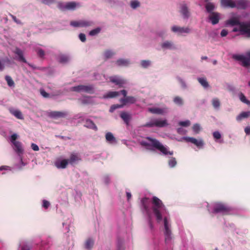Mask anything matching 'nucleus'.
<instances>
[{
	"instance_id": "obj_44",
	"label": "nucleus",
	"mask_w": 250,
	"mask_h": 250,
	"mask_svg": "<svg viewBox=\"0 0 250 250\" xmlns=\"http://www.w3.org/2000/svg\"><path fill=\"white\" fill-rule=\"evenodd\" d=\"M177 164V162L175 158L172 157L168 161V165L170 167H174Z\"/></svg>"
},
{
	"instance_id": "obj_48",
	"label": "nucleus",
	"mask_w": 250,
	"mask_h": 250,
	"mask_svg": "<svg viewBox=\"0 0 250 250\" xmlns=\"http://www.w3.org/2000/svg\"><path fill=\"white\" fill-rule=\"evenodd\" d=\"M193 130L196 133H198L200 130V126L199 124H196L193 125Z\"/></svg>"
},
{
	"instance_id": "obj_7",
	"label": "nucleus",
	"mask_w": 250,
	"mask_h": 250,
	"mask_svg": "<svg viewBox=\"0 0 250 250\" xmlns=\"http://www.w3.org/2000/svg\"><path fill=\"white\" fill-rule=\"evenodd\" d=\"M18 135L17 134L15 133L11 136V141L14 145V149L19 155H20L23 153V149L21 143L16 141Z\"/></svg>"
},
{
	"instance_id": "obj_33",
	"label": "nucleus",
	"mask_w": 250,
	"mask_h": 250,
	"mask_svg": "<svg viewBox=\"0 0 250 250\" xmlns=\"http://www.w3.org/2000/svg\"><path fill=\"white\" fill-rule=\"evenodd\" d=\"M77 3L74 1L69 2L66 3L64 8L67 10H74L76 7Z\"/></svg>"
},
{
	"instance_id": "obj_4",
	"label": "nucleus",
	"mask_w": 250,
	"mask_h": 250,
	"mask_svg": "<svg viewBox=\"0 0 250 250\" xmlns=\"http://www.w3.org/2000/svg\"><path fill=\"white\" fill-rule=\"evenodd\" d=\"M232 57L236 61H241L243 66L247 68L250 67V51L246 53V56L234 54Z\"/></svg>"
},
{
	"instance_id": "obj_56",
	"label": "nucleus",
	"mask_w": 250,
	"mask_h": 250,
	"mask_svg": "<svg viewBox=\"0 0 250 250\" xmlns=\"http://www.w3.org/2000/svg\"><path fill=\"white\" fill-rule=\"evenodd\" d=\"M41 94L44 98H48L49 94L44 90H41Z\"/></svg>"
},
{
	"instance_id": "obj_38",
	"label": "nucleus",
	"mask_w": 250,
	"mask_h": 250,
	"mask_svg": "<svg viewBox=\"0 0 250 250\" xmlns=\"http://www.w3.org/2000/svg\"><path fill=\"white\" fill-rule=\"evenodd\" d=\"M205 7L207 12L210 14L213 12L212 11L214 10L215 6L212 3L208 2L206 4Z\"/></svg>"
},
{
	"instance_id": "obj_46",
	"label": "nucleus",
	"mask_w": 250,
	"mask_h": 250,
	"mask_svg": "<svg viewBox=\"0 0 250 250\" xmlns=\"http://www.w3.org/2000/svg\"><path fill=\"white\" fill-rule=\"evenodd\" d=\"M124 105H123V104H113L111 106L109 109V111L112 112L117 108L123 107Z\"/></svg>"
},
{
	"instance_id": "obj_2",
	"label": "nucleus",
	"mask_w": 250,
	"mask_h": 250,
	"mask_svg": "<svg viewBox=\"0 0 250 250\" xmlns=\"http://www.w3.org/2000/svg\"><path fill=\"white\" fill-rule=\"evenodd\" d=\"M152 210L156 217V221L160 223L163 219L162 211L165 210V206L162 201L156 196L152 198Z\"/></svg>"
},
{
	"instance_id": "obj_43",
	"label": "nucleus",
	"mask_w": 250,
	"mask_h": 250,
	"mask_svg": "<svg viewBox=\"0 0 250 250\" xmlns=\"http://www.w3.org/2000/svg\"><path fill=\"white\" fill-rule=\"evenodd\" d=\"M101 31V28H99V27H98V28H96L94 29H93L92 30H91L90 32H89V35L90 36H95V35H97L98 33H99Z\"/></svg>"
},
{
	"instance_id": "obj_37",
	"label": "nucleus",
	"mask_w": 250,
	"mask_h": 250,
	"mask_svg": "<svg viewBox=\"0 0 250 250\" xmlns=\"http://www.w3.org/2000/svg\"><path fill=\"white\" fill-rule=\"evenodd\" d=\"M5 80L9 86L13 87L15 86V83L11 76L8 75L5 76Z\"/></svg>"
},
{
	"instance_id": "obj_21",
	"label": "nucleus",
	"mask_w": 250,
	"mask_h": 250,
	"mask_svg": "<svg viewBox=\"0 0 250 250\" xmlns=\"http://www.w3.org/2000/svg\"><path fill=\"white\" fill-rule=\"evenodd\" d=\"M68 162L71 165L74 164L76 162L81 160L80 157L75 153H72L70 156L69 159L68 160Z\"/></svg>"
},
{
	"instance_id": "obj_19",
	"label": "nucleus",
	"mask_w": 250,
	"mask_h": 250,
	"mask_svg": "<svg viewBox=\"0 0 250 250\" xmlns=\"http://www.w3.org/2000/svg\"><path fill=\"white\" fill-rule=\"evenodd\" d=\"M68 160L67 159H63L61 161H57L55 163V166L58 168L64 169L67 167L68 164Z\"/></svg>"
},
{
	"instance_id": "obj_34",
	"label": "nucleus",
	"mask_w": 250,
	"mask_h": 250,
	"mask_svg": "<svg viewBox=\"0 0 250 250\" xmlns=\"http://www.w3.org/2000/svg\"><path fill=\"white\" fill-rule=\"evenodd\" d=\"M242 22H240L238 20L232 18L227 21V24L229 25H230L231 26L238 25L241 23Z\"/></svg>"
},
{
	"instance_id": "obj_41",
	"label": "nucleus",
	"mask_w": 250,
	"mask_h": 250,
	"mask_svg": "<svg viewBox=\"0 0 250 250\" xmlns=\"http://www.w3.org/2000/svg\"><path fill=\"white\" fill-rule=\"evenodd\" d=\"M239 98L241 101L243 103H245L247 104H250V101H249L246 99L245 96L242 93H240L239 94Z\"/></svg>"
},
{
	"instance_id": "obj_18",
	"label": "nucleus",
	"mask_w": 250,
	"mask_h": 250,
	"mask_svg": "<svg viewBox=\"0 0 250 250\" xmlns=\"http://www.w3.org/2000/svg\"><path fill=\"white\" fill-rule=\"evenodd\" d=\"M236 7L238 9H245L248 4V0H238L236 2Z\"/></svg>"
},
{
	"instance_id": "obj_14",
	"label": "nucleus",
	"mask_w": 250,
	"mask_h": 250,
	"mask_svg": "<svg viewBox=\"0 0 250 250\" xmlns=\"http://www.w3.org/2000/svg\"><path fill=\"white\" fill-rule=\"evenodd\" d=\"M180 13L184 19H188L190 17V12L187 5L183 3L181 4Z\"/></svg>"
},
{
	"instance_id": "obj_24",
	"label": "nucleus",
	"mask_w": 250,
	"mask_h": 250,
	"mask_svg": "<svg viewBox=\"0 0 250 250\" xmlns=\"http://www.w3.org/2000/svg\"><path fill=\"white\" fill-rule=\"evenodd\" d=\"M84 126L87 128H91L96 131L98 128L94 123L90 119H87L85 121Z\"/></svg>"
},
{
	"instance_id": "obj_8",
	"label": "nucleus",
	"mask_w": 250,
	"mask_h": 250,
	"mask_svg": "<svg viewBox=\"0 0 250 250\" xmlns=\"http://www.w3.org/2000/svg\"><path fill=\"white\" fill-rule=\"evenodd\" d=\"M71 90L77 92H85L90 94L94 93V88L91 85H79L73 86L71 88Z\"/></svg>"
},
{
	"instance_id": "obj_49",
	"label": "nucleus",
	"mask_w": 250,
	"mask_h": 250,
	"mask_svg": "<svg viewBox=\"0 0 250 250\" xmlns=\"http://www.w3.org/2000/svg\"><path fill=\"white\" fill-rule=\"evenodd\" d=\"M179 124L181 126L187 127V126H188L190 125V123L189 121L187 120L186 121L180 122Z\"/></svg>"
},
{
	"instance_id": "obj_22",
	"label": "nucleus",
	"mask_w": 250,
	"mask_h": 250,
	"mask_svg": "<svg viewBox=\"0 0 250 250\" xmlns=\"http://www.w3.org/2000/svg\"><path fill=\"white\" fill-rule=\"evenodd\" d=\"M155 126L158 127H163L168 125L167 120H155Z\"/></svg>"
},
{
	"instance_id": "obj_61",
	"label": "nucleus",
	"mask_w": 250,
	"mask_h": 250,
	"mask_svg": "<svg viewBox=\"0 0 250 250\" xmlns=\"http://www.w3.org/2000/svg\"><path fill=\"white\" fill-rule=\"evenodd\" d=\"M31 147H32V149L34 151H38L39 150V146L37 145H36L34 143H32L31 144Z\"/></svg>"
},
{
	"instance_id": "obj_51",
	"label": "nucleus",
	"mask_w": 250,
	"mask_h": 250,
	"mask_svg": "<svg viewBox=\"0 0 250 250\" xmlns=\"http://www.w3.org/2000/svg\"><path fill=\"white\" fill-rule=\"evenodd\" d=\"M213 136L215 139H219L221 137V134L219 131H215L213 133Z\"/></svg>"
},
{
	"instance_id": "obj_62",
	"label": "nucleus",
	"mask_w": 250,
	"mask_h": 250,
	"mask_svg": "<svg viewBox=\"0 0 250 250\" xmlns=\"http://www.w3.org/2000/svg\"><path fill=\"white\" fill-rule=\"evenodd\" d=\"M228 32L226 29H223L221 32V36L225 37L228 35Z\"/></svg>"
},
{
	"instance_id": "obj_59",
	"label": "nucleus",
	"mask_w": 250,
	"mask_h": 250,
	"mask_svg": "<svg viewBox=\"0 0 250 250\" xmlns=\"http://www.w3.org/2000/svg\"><path fill=\"white\" fill-rule=\"evenodd\" d=\"M19 61H21V62H22L24 63H27V62H26V60H25V59L24 58V57H23V55L22 54L20 56H19Z\"/></svg>"
},
{
	"instance_id": "obj_5",
	"label": "nucleus",
	"mask_w": 250,
	"mask_h": 250,
	"mask_svg": "<svg viewBox=\"0 0 250 250\" xmlns=\"http://www.w3.org/2000/svg\"><path fill=\"white\" fill-rule=\"evenodd\" d=\"M148 200V198H143L141 200V203L144 211L148 217V224L149 228L150 229H152L153 228V225L151 220V212Z\"/></svg>"
},
{
	"instance_id": "obj_27",
	"label": "nucleus",
	"mask_w": 250,
	"mask_h": 250,
	"mask_svg": "<svg viewBox=\"0 0 250 250\" xmlns=\"http://www.w3.org/2000/svg\"><path fill=\"white\" fill-rule=\"evenodd\" d=\"M105 137L106 141L110 143H113L116 142L115 137L114 136L113 134L110 132H107L105 134Z\"/></svg>"
},
{
	"instance_id": "obj_32",
	"label": "nucleus",
	"mask_w": 250,
	"mask_h": 250,
	"mask_svg": "<svg viewBox=\"0 0 250 250\" xmlns=\"http://www.w3.org/2000/svg\"><path fill=\"white\" fill-rule=\"evenodd\" d=\"M115 54V53L110 50H106L104 53V55L105 60L112 58V57Z\"/></svg>"
},
{
	"instance_id": "obj_47",
	"label": "nucleus",
	"mask_w": 250,
	"mask_h": 250,
	"mask_svg": "<svg viewBox=\"0 0 250 250\" xmlns=\"http://www.w3.org/2000/svg\"><path fill=\"white\" fill-rule=\"evenodd\" d=\"M141 64L144 68H147L150 65V62L149 61L143 60L141 61Z\"/></svg>"
},
{
	"instance_id": "obj_58",
	"label": "nucleus",
	"mask_w": 250,
	"mask_h": 250,
	"mask_svg": "<svg viewBox=\"0 0 250 250\" xmlns=\"http://www.w3.org/2000/svg\"><path fill=\"white\" fill-rule=\"evenodd\" d=\"M54 1V0H41L42 3L49 5L52 3H53Z\"/></svg>"
},
{
	"instance_id": "obj_13",
	"label": "nucleus",
	"mask_w": 250,
	"mask_h": 250,
	"mask_svg": "<svg viewBox=\"0 0 250 250\" xmlns=\"http://www.w3.org/2000/svg\"><path fill=\"white\" fill-rule=\"evenodd\" d=\"M109 80L111 82L119 86V87H123V84L125 83V80L122 79L117 76H112L109 78Z\"/></svg>"
},
{
	"instance_id": "obj_54",
	"label": "nucleus",
	"mask_w": 250,
	"mask_h": 250,
	"mask_svg": "<svg viewBox=\"0 0 250 250\" xmlns=\"http://www.w3.org/2000/svg\"><path fill=\"white\" fill-rule=\"evenodd\" d=\"M79 39L82 42H84L85 41H86V37H85V34H83V33H80L79 35Z\"/></svg>"
},
{
	"instance_id": "obj_20",
	"label": "nucleus",
	"mask_w": 250,
	"mask_h": 250,
	"mask_svg": "<svg viewBox=\"0 0 250 250\" xmlns=\"http://www.w3.org/2000/svg\"><path fill=\"white\" fill-rule=\"evenodd\" d=\"M136 101L135 98L133 96H127L120 100V102L123 104V105H125L127 103L134 104Z\"/></svg>"
},
{
	"instance_id": "obj_3",
	"label": "nucleus",
	"mask_w": 250,
	"mask_h": 250,
	"mask_svg": "<svg viewBox=\"0 0 250 250\" xmlns=\"http://www.w3.org/2000/svg\"><path fill=\"white\" fill-rule=\"evenodd\" d=\"M231 210V208L226 204L222 203H217L214 205L213 212L214 213H220L223 215H228L229 214Z\"/></svg>"
},
{
	"instance_id": "obj_45",
	"label": "nucleus",
	"mask_w": 250,
	"mask_h": 250,
	"mask_svg": "<svg viewBox=\"0 0 250 250\" xmlns=\"http://www.w3.org/2000/svg\"><path fill=\"white\" fill-rule=\"evenodd\" d=\"M130 5L133 9H135L140 6V2L137 0H133L131 1Z\"/></svg>"
},
{
	"instance_id": "obj_52",
	"label": "nucleus",
	"mask_w": 250,
	"mask_h": 250,
	"mask_svg": "<svg viewBox=\"0 0 250 250\" xmlns=\"http://www.w3.org/2000/svg\"><path fill=\"white\" fill-rule=\"evenodd\" d=\"M143 126L145 127H152L155 126V123L154 120L152 122L147 123L145 125H143Z\"/></svg>"
},
{
	"instance_id": "obj_11",
	"label": "nucleus",
	"mask_w": 250,
	"mask_h": 250,
	"mask_svg": "<svg viewBox=\"0 0 250 250\" xmlns=\"http://www.w3.org/2000/svg\"><path fill=\"white\" fill-rule=\"evenodd\" d=\"M171 30L174 33H178L179 34L183 33H189L190 29L188 27H180L178 26L174 25L172 27Z\"/></svg>"
},
{
	"instance_id": "obj_29",
	"label": "nucleus",
	"mask_w": 250,
	"mask_h": 250,
	"mask_svg": "<svg viewBox=\"0 0 250 250\" xmlns=\"http://www.w3.org/2000/svg\"><path fill=\"white\" fill-rule=\"evenodd\" d=\"M173 101L175 104L178 106H182L184 104L183 98L178 96H175L173 98Z\"/></svg>"
},
{
	"instance_id": "obj_23",
	"label": "nucleus",
	"mask_w": 250,
	"mask_h": 250,
	"mask_svg": "<svg viewBox=\"0 0 250 250\" xmlns=\"http://www.w3.org/2000/svg\"><path fill=\"white\" fill-rule=\"evenodd\" d=\"M10 113H11L13 115L16 117L17 118L19 119H23V117L21 112L19 110L10 109L9 110Z\"/></svg>"
},
{
	"instance_id": "obj_15",
	"label": "nucleus",
	"mask_w": 250,
	"mask_h": 250,
	"mask_svg": "<svg viewBox=\"0 0 250 250\" xmlns=\"http://www.w3.org/2000/svg\"><path fill=\"white\" fill-rule=\"evenodd\" d=\"M208 18L212 24L214 25L218 23L219 21V14L216 12H211Z\"/></svg>"
},
{
	"instance_id": "obj_12",
	"label": "nucleus",
	"mask_w": 250,
	"mask_h": 250,
	"mask_svg": "<svg viewBox=\"0 0 250 250\" xmlns=\"http://www.w3.org/2000/svg\"><path fill=\"white\" fill-rule=\"evenodd\" d=\"M148 111L153 114L164 115L167 112V107L161 108L158 107L148 108Z\"/></svg>"
},
{
	"instance_id": "obj_16",
	"label": "nucleus",
	"mask_w": 250,
	"mask_h": 250,
	"mask_svg": "<svg viewBox=\"0 0 250 250\" xmlns=\"http://www.w3.org/2000/svg\"><path fill=\"white\" fill-rule=\"evenodd\" d=\"M67 115V113L62 111H52L49 113V116L52 118H64Z\"/></svg>"
},
{
	"instance_id": "obj_36",
	"label": "nucleus",
	"mask_w": 250,
	"mask_h": 250,
	"mask_svg": "<svg viewBox=\"0 0 250 250\" xmlns=\"http://www.w3.org/2000/svg\"><path fill=\"white\" fill-rule=\"evenodd\" d=\"M198 81L199 83L204 87L207 88L209 86L208 82H207L206 78H198Z\"/></svg>"
},
{
	"instance_id": "obj_6",
	"label": "nucleus",
	"mask_w": 250,
	"mask_h": 250,
	"mask_svg": "<svg viewBox=\"0 0 250 250\" xmlns=\"http://www.w3.org/2000/svg\"><path fill=\"white\" fill-rule=\"evenodd\" d=\"M238 25V27H235L233 29V32L240 31L242 34L250 37V21L242 22Z\"/></svg>"
},
{
	"instance_id": "obj_53",
	"label": "nucleus",
	"mask_w": 250,
	"mask_h": 250,
	"mask_svg": "<svg viewBox=\"0 0 250 250\" xmlns=\"http://www.w3.org/2000/svg\"><path fill=\"white\" fill-rule=\"evenodd\" d=\"M82 103L83 104H88L91 103V99L90 97H88L86 99H84L82 100Z\"/></svg>"
},
{
	"instance_id": "obj_31",
	"label": "nucleus",
	"mask_w": 250,
	"mask_h": 250,
	"mask_svg": "<svg viewBox=\"0 0 250 250\" xmlns=\"http://www.w3.org/2000/svg\"><path fill=\"white\" fill-rule=\"evenodd\" d=\"M120 94L118 91H109L104 96V98H113L117 97Z\"/></svg>"
},
{
	"instance_id": "obj_30",
	"label": "nucleus",
	"mask_w": 250,
	"mask_h": 250,
	"mask_svg": "<svg viewBox=\"0 0 250 250\" xmlns=\"http://www.w3.org/2000/svg\"><path fill=\"white\" fill-rule=\"evenodd\" d=\"M120 117L126 125H128L130 116L128 113L125 112H122L120 114Z\"/></svg>"
},
{
	"instance_id": "obj_64",
	"label": "nucleus",
	"mask_w": 250,
	"mask_h": 250,
	"mask_svg": "<svg viewBox=\"0 0 250 250\" xmlns=\"http://www.w3.org/2000/svg\"><path fill=\"white\" fill-rule=\"evenodd\" d=\"M245 132L246 133V134H250V126H247L245 128Z\"/></svg>"
},
{
	"instance_id": "obj_57",
	"label": "nucleus",
	"mask_w": 250,
	"mask_h": 250,
	"mask_svg": "<svg viewBox=\"0 0 250 250\" xmlns=\"http://www.w3.org/2000/svg\"><path fill=\"white\" fill-rule=\"evenodd\" d=\"M49 206H50V203L48 201L45 200H44L43 201V204H42L43 207H44L45 208H47Z\"/></svg>"
},
{
	"instance_id": "obj_1",
	"label": "nucleus",
	"mask_w": 250,
	"mask_h": 250,
	"mask_svg": "<svg viewBox=\"0 0 250 250\" xmlns=\"http://www.w3.org/2000/svg\"><path fill=\"white\" fill-rule=\"evenodd\" d=\"M140 143L142 146L146 147L147 149L152 150L151 148L152 147L158 149L165 155H172L173 154V151H168L166 147L164 146L158 140L155 138L147 137L145 140L141 141Z\"/></svg>"
},
{
	"instance_id": "obj_9",
	"label": "nucleus",
	"mask_w": 250,
	"mask_h": 250,
	"mask_svg": "<svg viewBox=\"0 0 250 250\" xmlns=\"http://www.w3.org/2000/svg\"><path fill=\"white\" fill-rule=\"evenodd\" d=\"M164 234L165 236V241L167 242L171 239V231L170 229V224L169 223V221L167 217L164 218Z\"/></svg>"
},
{
	"instance_id": "obj_42",
	"label": "nucleus",
	"mask_w": 250,
	"mask_h": 250,
	"mask_svg": "<svg viewBox=\"0 0 250 250\" xmlns=\"http://www.w3.org/2000/svg\"><path fill=\"white\" fill-rule=\"evenodd\" d=\"M194 145H195L196 146H197L199 148H202L204 145V142L202 139L200 140H197L196 139L194 143Z\"/></svg>"
},
{
	"instance_id": "obj_17",
	"label": "nucleus",
	"mask_w": 250,
	"mask_h": 250,
	"mask_svg": "<svg viewBox=\"0 0 250 250\" xmlns=\"http://www.w3.org/2000/svg\"><path fill=\"white\" fill-rule=\"evenodd\" d=\"M221 3L222 5L225 7H236L235 2L232 0H221Z\"/></svg>"
},
{
	"instance_id": "obj_60",
	"label": "nucleus",
	"mask_w": 250,
	"mask_h": 250,
	"mask_svg": "<svg viewBox=\"0 0 250 250\" xmlns=\"http://www.w3.org/2000/svg\"><path fill=\"white\" fill-rule=\"evenodd\" d=\"M10 16L11 17V18H12V19L15 22H16L18 24L21 23V21L20 20H18L15 16H14L12 14H10Z\"/></svg>"
},
{
	"instance_id": "obj_50",
	"label": "nucleus",
	"mask_w": 250,
	"mask_h": 250,
	"mask_svg": "<svg viewBox=\"0 0 250 250\" xmlns=\"http://www.w3.org/2000/svg\"><path fill=\"white\" fill-rule=\"evenodd\" d=\"M37 53L38 55L41 57L42 58L44 56V51L42 49H39L37 51Z\"/></svg>"
},
{
	"instance_id": "obj_39",
	"label": "nucleus",
	"mask_w": 250,
	"mask_h": 250,
	"mask_svg": "<svg viewBox=\"0 0 250 250\" xmlns=\"http://www.w3.org/2000/svg\"><path fill=\"white\" fill-rule=\"evenodd\" d=\"M212 104L214 108L218 109L220 106L219 100L217 98H213L212 100Z\"/></svg>"
},
{
	"instance_id": "obj_63",
	"label": "nucleus",
	"mask_w": 250,
	"mask_h": 250,
	"mask_svg": "<svg viewBox=\"0 0 250 250\" xmlns=\"http://www.w3.org/2000/svg\"><path fill=\"white\" fill-rule=\"evenodd\" d=\"M15 53L18 56L23 54L22 51L20 49H17Z\"/></svg>"
},
{
	"instance_id": "obj_40",
	"label": "nucleus",
	"mask_w": 250,
	"mask_h": 250,
	"mask_svg": "<svg viewBox=\"0 0 250 250\" xmlns=\"http://www.w3.org/2000/svg\"><path fill=\"white\" fill-rule=\"evenodd\" d=\"M69 60V57L65 55H61L59 57V62L61 63H66Z\"/></svg>"
},
{
	"instance_id": "obj_25",
	"label": "nucleus",
	"mask_w": 250,
	"mask_h": 250,
	"mask_svg": "<svg viewBox=\"0 0 250 250\" xmlns=\"http://www.w3.org/2000/svg\"><path fill=\"white\" fill-rule=\"evenodd\" d=\"M161 47L164 49H174L176 47L172 42L166 41L161 44Z\"/></svg>"
},
{
	"instance_id": "obj_26",
	"label": "nucleus",
	"mask_w": 250,
	"mask_h": 250,
	"mask_svg": "<svg viewBox=\"0 0 250 250\" xmlns=\"http://www.w3.org/2000/svg\"><path fill=\"white\" fill-rule=\"evenodd\" d=\"M94 241L92 238H88L85 242L84 247L86 249L91 250L93 247Z\"/></svg>"
},
{
	"instance_id": "obj_55",
	"label": "nucleus",
	"mask_w": 250,
	"mask_h": 250,
	"mask_svg": "<svg viewBox=\"0 0 250 250\" xmlns=\"http://www.w3.org/2000/svg\"><path fill=\"white\" fill-rule=\"evenodd\" d=\"M185 140L187 142H190L194 144L196 139L193 137H187L185 138Z\"/></svg>"
},
{
	"instance_id": "obj_28",
	"label": "nucleus",
	"mask_w": 250,
	"mask_h": 250,
	"mask_svg": "<svg viewBox=\"0 0 250 250\" xmlns=\"http://www.w3.org/2000/svg\"><path fill=\"white\" fill-rule=\"evenodd\" d=\"M250 117V111L247 112H242L236 117V120L238 121H240L244 118H247Z\"/></svg>"
},
{
	"instance_id": "obj_10",
	"label": "nucleus",
	"mask_w": 250,
	"mask_h": 250,
	"mask_svg": "<svg viewBox=\"0 0 250 250\" xmlns=\"http://www.w3.org/2000/svg\"><path fill=\"white\" fill-rule=\"evenodd\" d=\"M93 22L90 21L81 20L79 21H71L70 25L75 27H86L93 25Z\"/></svg>"
},
{
	"instance_id": "obj_35",
	"label": "nucleus",
	"mask_w": 250,
	"mask_h": 250,
	"mask_svg": "<svg viewBox=\"0 0 250 250\" xmlns=\"http://www.w3.org/2000/svg\"><path fill=\"white\" fill-rule=\"evenodd\" d=\"M116 63L119 66H127L129 64V61L127 60L120 59L116 61Z\"/></svg>"
}]
</instances>
